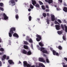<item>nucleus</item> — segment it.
<instances>
[{
	"label": "nucleus",
	"instance_id": "4",
	"mask_svg": "<svg viewBox=\"0 0 67 67\" xmlns=\"http://www.w3.org/2000/svg\"><path fill=\"white\" fill-rule=\"evenodd\" d=\"M9 4H12V6L15 5L16 4V3L15 2V1L14 0H10L9 2Z\"/></svg>",
	"mask_w": 67,
	"mask_h": 67
},
{
	"label": "nucleus",
	"instance_id": "29",
	"mask_svg": "<svg viewBox=\"0 0 67 67\" xmlns=\"http://www.w3.org/2000/svg\"><path fill=\"white\" fill-rule=\"evenodd\" d=\"M30 8L31 9H33V8H34V7H33V5H32L31 4H30Z\"/></svg>",
	"mask_w": 67,
	"mask_h": 67
},
{
	"label": "nucleus",
	"instance_id": "26",
	"mask_svg": "<svg viewBox=\"0 0 67 67\" xmlns=\"http://www.w3.org/2000/svg\"><path fill=\"white\" fill-rule=\"evenodd\" d=\"M28 41H29V42L30 43H33V41L31 38H30V39H29Z\"/></svg>",
	"mask_w": 67,
	"mask_h": 67
},
{
	"label": "nucleus",
	"instance_id": "51",
	"mask_svg": "<svg viewBox=\"0 0 67 67\" xmlns=\"http://www.w3.org/2000/svg\"><path fill=\"white\" fill-rule=\"evenodd\" d=\"M59 1L60 3H62V2H63V1H62V0H58Z\"/></svg>",
	"mask_w": 67,
	"mask_h": 67
},
{
	"label": "nucleus",
	"instance_id": "45",
	"mask_svg": "<svg viewBox=\"0 0 67 67\" xmlns=\"http://www.w3.org/2000/svg\"><path fill=\"white\" fill-rule=\"evenodd\" d=\"M37 47H38L39 48H38V49H39V50H40V46H39V45H37Z\"/></svg>",
	"mask_w": 67,
	"mask_h": 67
},
{
	"label": "nucleus",
	"instance_id": "16",
	"mask_svg": "<svg viewBox=\"0 0 67 67\" xmlns=\"http://www.w3.org/2000/svg\"><path fill=\"white\" fill-rule=\"evenodd\" d=\"M63 32V30H61V31H57V33L59 35H61L62 34V32Z\"/></svg>",
	"mask_w": 67,
	"mask_h": 67
},
{
	"label": "nucleus",
	"instance_id": "39",
	"mask_svg": "<svg viewBox=\"0 0 67 67\" xmlns=\"http://www.w3.org/2000/svg\"><path fill=\"white\" fill-rule=\"evenodd\" d=\"M39 4H40V5H43V3L41 1H39Z\"/></svg>",
	"mask_w": 67,
	"mask_h": 67
},
{
	"label": "nucleus",
	"instance_id": "44",
	"mask_svg": "<svg viewBox=\"0 0 67 67\" xmlns=\"http://www.w3.org/2000/svg\"><path fill=\"white\" fill-rule=\"evenodd\" d=\"M54 23L55 24H59L58 22H57V21H54Z\"/></svg>",
	"mask_w": 67,
	"mask_h": 67
},
{
	"label": "nucleus",
	"instance_id": "20",
	"mask_svg": "<svg viewBox=\"0 0 67 67\" xmlns=\"http://www.w3.org/2000/svg\"><path fill=\"white\" fill-rule=\"evenodd\" d=\"M24 48L25 49H29L28 47L26 45H24Z\"/></svg>",
	"mask_w": 67,
	"mask_h": 67
},
{
	"label": "nucleus",
	"instance_id": "28",
	"mask_svg": "<svg viewBox=\"0 0 67 67\" xmlns=\"http://www.w3.org/2000/svg\"><path fill=\"white\" fill-rule=\"evenodd\" d=\"M58 48L59 49H60V50H62V47L61 46H59L58 47Z\"/></svg>",
	"mask_w": 67,
	"mask_h": 67
},
{
	"label": "nucleus",
	"instance_id": "57",
	"mask_svg": "<svg viewBox=\"0 0 67 67\" xmlns=\"http://www.w3.org/2000/svg\"><path fill=\"white\" fill-rule=\"evenodd\" d=\"M47 16H49V13H47Z\"/></svg>",
	"mask_w": 67,
	"mask_h": 67
},
{
	"label": "nucleus",
	"instance_id": "59",
	"mask_svg": "<svg viewBox=\"0 0 67 67\" xmlns=\"http://www.w3.org/2000/svg\"><path fill=\"white\" fill-rule=\"evenodd\" d=\"M64 6H66V4L65 3H64Z\"/></svg>",
	"mask_w": 67,
	"mask_h": 67
},
{
	"label": "nucleus",
	"instance_id": "15",
	"mask_svg": "<svg viewBox=\"0 0 67 67\" xmlns=\"http://www.w3.org/2000/svg\"><path fill=\"white\" fill-rule=\"evenodd\" d=\"M63 10L64 11V12H67V8L66 7H64L63 9Z\"/></svg>",
	"mask_w": 67,
	"mask_h": 67
},
{
	"label": "nucleus",
	"instance_id": "48",
	"mask_svg": "<svg viewBox=\"0 0 67 67\" xmlns=\"http://www.w3.org/2000/svg\"><path fill=\"white\" fill-rule=\"evenodd\" d=\"M46 8H47L48 9H49V7H48V6L47 5L46 6Z\"/></svg>",
	"mask_w": 67,
	"mask_h": 67
},
{
	"label": "nucleus",
	"instance_id": "6",
	"mask_svg": "<svg viewBox=\"0 0 67 67\" xmlns=\"http://www.w3.org/2000/svg\"><path fill=\"white\" fill-rule=\"evenodd\" d=\"M45 1L47 2H48L49 4H51L53 3V0H45Z\"/></svg>",
	"mask_w": 67,
	"mask_h": 67
},
{
	"label": "nucleus",
	"instance_id": "9",
	"mask_svg": "<svg viewBox=\"0 0 67 67\" xmlns=\"http://www.w3.org/2000/svg\"><path fill=\"white\" fill-rule=\"evenodd\" d=\"M3 16L4 20H7V19H8V17L7 16V15H5V13L3 14Z\"/></svg>",
	"mask_w": 67,
	"mask_h": 67
},
{
	"label": "nucleus",
	"instance_id": "32",
	"mask_svg": "<svg viewBox=\"0 0 67 67\" xmlns=\"http://www.w3.org/2000/svg\"><path fill=\"white\" fill-rule=\"evenodd\" d=\"M24 44H25V45H28V44H29L28 43L27 41H24Z\"/></svg>",
	"mask_w": 67,
	"mask_h": 67
},
{
	"label": "nucleus",
	"instance_id": "12",
	"mask_svg": "<svg viewBox=\"0 0 67 67\" xmlns=\"http://www.w3.org/2000/svg\"><path fill=\"white\" fill-rule=\"evenodd\" d=\"M13 36H14L15 37H17V38H19V35L17 34L16 33H14L13 34Z\"/></svg>",
	"mask_w": 67,
	"mask_h": 67
},
{
	"label": "nucleus",
	"instance_id": "10",
	"mask_svg": "<svg viewBox=\"0 0 67 67\" xmlns=\"http://www.w3.org/2000/svg\"><path fill=\"white\" fill-rule=\"evenodd\" d=\"M7 56L5 55H4L3 56V57L2 58V61L4 60V59L6 58Z\"/></svg>",
	"mask_w": 67,
	"mask_h": 67
},
{
	"label": "nucleus",
	"instance_id": "61",
	"mask_svg": "<svg viewBox=\"0 0 67 67\" xmlns=\"http://www.w3.org/2000/svg\"><path fill=\"white\" fill-rule=\"evenodd\" d=\"M9 43H11V41L10 40H9Z\"/></svg>",
	"mask_w": 67,
	"mask_h": 67
},
{
	"label": "nucleus",
	"instance_id": "22",
	"mask_svg": "<svg viewBox=\"0 0 67 67\" xmlns=\"http://www.w3.org/2000/svg\"><path fill=\"white\" fill-rule=\"evenodd\" d=\"M41 7L42 9L43 10H45L46 8L45 6L44 5H42L41 6Z\"/></svg>",
	"mask_w": 67,
	"mask_h": 67
},
{
	"label": "nucleus",
	"instance_id": "36",
	"mask_svg": "<svg viewBox=\"0 0 67 67\" xmlns=\"http://www.w3.org/2000/svg\"><path fill=\"white\" fill-rule=\"evenodd\" d=\"M0 6L2 7L3 6V4L2 3H0Z\"/></svg>",
	"mask_w": 67,
	"mask_h": 67
},
{
	"label": "nucleus",
	"instance_id": "8",
	"mask_svg": "<svg viewBox=\"0 0 67 67\" xmlns=\"http://www.w3.org/2000/svg\"><path fill=\"white\" fill-rule=\"evenodd\" d=\"M55 27L57 30H60V25H55Z\"/></svg>",
	"mask_w": 67,
	"mask_h": 67
},
{
	"label": "nucleus",
	"instance_id": "60",
	"mask_svg": "<svg viewBox=\"0 0 67 67\" xmlns=\"http://www.w3.org/2000/svg\"><path fill=\"white\" fill-rule=\"evenodd\" d=\"M50 49L51 51H53V48H50Z\"/></svg>",
	"mask_w": 67,
	"mask_h": 67
},
{
	"label": "nucleus",
	"instance_id": "30",
	"mask_svg": "<svg viewBox=\"0 0 67 67\" xmlns=\"http://www.w3.org/2000/svg\"><path fill=\"white\" fill-rule=\"evenodd\" d=\"M65 27V32H67V27L66 26L64 25Z\"/></svg>",
	"mask_w": 67,
	"mask_h": 67
},
{
	"label": "nucleus",
	"instance_id": "2",
	"mask_svg": "<svg viewBox=\"0 0 67 67\" xmlns=\"http://www.w3.org/2000/svg\"><path fill=\"white\" fill-rule=\"evenodd\" d=\"M31 65L27 63V62L26 61L23 62V66L24 67H31Z\"/></svg>",
	"mask_w": 67,
	"mask_h": 67
},
{
	"label": "nucleus",
	"instance_id": "35",
	"mask_svg": "<svg viewBox=\"0 0 67 67\" xmlns=\"http://www.w3.org/2000/svg\"><path fill=\"white\" fill-rule=\"evenodd\" d=\"M30 37L28 36H27L26 38V41H28L29 40Z\"/></svg>",
	"mask_w": 67,
	"mask_h": 67
},
{
	"label": "nucleus",
	"instance_id": "63",
	"mask_svg": "<svg viewBox=\"0 0 67 67\" xmlns=\"http://www.w3.org/2000/svg\"><path fill=\"white\" fill-rule=\"evenodd\" d=\"M31 67H35V66L34 65L31 66Z\"/></svg>",
	"mask_w": 67,
	"mask_h": 67
},
{
	"label": "nucleus",
	"instance_id": "25",
	"mask_svg": "<svg viewBox=\"0 0 67 67\" xmlns=\"http://www.w3.org/2000/svg\"><path fill=\"white\" fill-rule=\"evenodd\" d=\"M42 15L44 18H46V14L45 13H43Z\"/></svg>",
	"mask_w": 67,
	"mask_h": 67
},
{
	"label": "nucleus",
	"instance_id": "38",
	"mask_svg": "<svg viewBox=\"0 0 67 67\" xmlns=\"http://www.w3.org/2000/svg\"><path fill=\"white\" fill-rule=\"evenodd\" d=\"M46 62L47 63H49V60L47 58L46 59Z\"/></svg>",
	"mask_w": 67,
	"mask_h": 67
},
{
	"label": "nucleus",
	"instance_id": "54",
	"mask_svg": "<svg viewBox=\"0 0 67 67\" xmlns=\"http://www.w3.org/2000/svg\"><path fill=\"white\" fill-rule=\"evenodd\" d=\"M6 59L7 60H8V59H9V56H7V57L6 58Z\"/></svg>",
	"mask_w": 67,
	"mask_h": 67
},
{
	"label": "nucleus",
	"instance_id": "62",
	"mask_svg": "<svg viewBox=\"0 0 67 67\" xmlns=\"http://www.w3.org/2000/svg\"><path fill=\"white\" fill-rule=\"evenodd\" d=\"M25 36V34H23V36Z\"/></svg>",
	"mask_w": 67,
	"mask_h": 67
},
{
	"label": "nucleus",
	"instance_id": "41",
	"mask_svg": "<svg viewBox=\"0 0 67 67\" xmlns=\"http://www.w3.org/2000/svg\"><path fill=\"white\" fill-rule=\"evenodd\" d=\"M57 21L58 22H59V23H62V21L61 20H60L59 19H58Z\"/></svg>",
	"mask_w": 67,
	"mask_h": 67
},
{
	"label": "nucleus",
	"instance_id": "52",
	"mask_svg": "<svg viewBox=\"0 0 67 67\" xmlns=\"http://www.w3.org/2000/svg\"><path fill=\"white\" fill-rule=\"evenodd\" d=\"M63 67H67V65H63Z\"/></svg>",
	"mask_w": 67,
	"mask_h": 67
},
{
	"label": "nucleus",
	"instance_id": "64",
	"mask_svg": "<svg viewBox=\"0 0 67 67\" xmlns=\"http://www.w3.org/2000/svg\"><path fill=\"white\" fill-rule=\"evenodd\" d=\"M43 56H44L45 57V56H46V55H45V54H43Z\"/></svg>",
	"mask_w": 67,
	"mask_h": 67
},
{
	"label": "nucleus",
	"instance_id": "46",
	"mask_svg": "<svg viewBox=\"0 0 67 67\" xmlns=\"http://www.w3.org/2000/svg\"><path fill=\"white\" fill-rule=\"evenodd\" d=\"M40 66H42V67H45V66L44 65L42 66V64H39Z\"/></svg>",
	"mask_w": 67,
	"mask_h": 67
},
{
	"label": "nucleus",
	"instance_id": "58",
	"mask_svg": "<svg viewBox=\"0 0 67 67\" xmlns=\"http://www.w3.org/2000/svg\"><path fill=\"white\" fill-rule=\"evenodd\" d=\"M2 39H1V38H0V43H1L2 42Z\"/></svg>",
	"mask_w": 67,
	"mask_h": 67
},
{
	"label": "nucleus",
	"instance_id": "42",
	"mask_svg": "<svg viewBox=\"0 0 67 67\" xmlns=\"http://www.w3.org/2000/svg\"><path fill=\"white\" fill-rule=\"evenodd\" d=\"M0 10L3 11H4V9L3 8L0 7Z\"/></svg>",
	"mask_w": 67,
	"mask_h": 67
},
{
	"label": "nucleus",
	"instance_id": "14",
	"mask_svg": "<svg viewBox=\"0 0 67 67\" xmlns=\"http://www.w3.org/2000/svg\"><path fill=\"white\" fill-rule=\"evenodd\" d=\"M22 52L23 54H27V51L24 49L22 51Z\"/></svg>",
	"mask_w": 67,
	"mask_h": 67
},
{
	"label": "nucleus",
	"instance_id": "55",
	"mask_svg": "<svg viewBox=\"0 0 67 67\" xmlns=\"http://www.w3.org/2000/svg\"><path fill=\"white\" fill-rule=\"evenodd\" d=\"M63 22L64 23H66V20L65 19L63 20Z\"/></svg>",
	"mask_w": 67,
	"mask_h": 67
},
{
	"label": "nucleus",
	"instance_id": "56",
	"mask_svg": "<svg viewBox=\"0 0 67 67\" xmlns=\"http://www.w3.org/2000/svg\"><path fill=\"white\" fill-rule=\"evenodd\" d=\"M64 60H65L66 61H67V58H64Z\"/></svg>",
	"mask_w": 67,
	"mask_h": 67
},
{
	"label": "nucleus",
	"instance_id": "5",
	"mask_svg": "<svg viewBox=\"0 0 67 67\" xmlns=\"http://www.w3.org/2000/svg\"><path fill=\"white\" fill-rule=\"evenodd\" d=\"M8 62L10 65H14V63L13 60H9L8 61Z\"/></svg>",
	"mask_w": 67,
	"mask_h": 67
},
{
	"label": "nucleus",
	"instance_id": "19",
	"mask_svg": "<svg viewBox=\"0 0 67 67\" xmlns=\"http://www.w3.org/2000/svg\"><path fill=\"white\" fill-rule=\"evenodd\" d=\"M40 49L41 51H42V52L43 51L45 50V48L43 47H41Z\"/></svg>",
	"mask_w": 67,
	"mask_h": 67
},
{
	"label": "nucleus",
	"instance_id": "3",
	"mask_svg": "<svg viewBox=\"0 0 67 67\" xmlns=\"http://www.w3.org/2000/svg\"><path fill=\"white\" fill-rule=\"evenodd\" d=\"M36 36L37 37L36 38V40L37 42H40L42 40V36L38 35H36Z\"/></svg>",
	"mask_w": 67,
	"mask_h": 67
},
{
	"label": "nucleus",
	"instance_id": "34",
	"mask_svg": "<svg viewBox=\"0 0 67 67\" xmlns=\"http://www.w3.org/2000/svg\"><path fill=\"white\" fill-rule=\"evenodd\" d=\"M61 27H62L63 30H64V25L62 24H61Z\"/></svg>",
	"mask_w": 67,
	"mask_h": 67
},
{
	"label": "nucleus",
	"instance_id": "31",
	"mask_svg": "<svg viewBox=\"0 0 67 67\" xmlns=\"http://www.w3.org/2000/svg\"><path fill=\"white\" fill-rule=\"evenodd\" d=\"M43 53H45L46 54H47V51L45 50H44V51H43L42 52Z\"/></svg>",
	"mask_w": 67,
	"mask_h": 67
},
{
	"label": "nucleus",
	"instance_id": "49",
	"mask_svg": "<svg viewBox=\"0 0 67 67\" xmlns=\"http://www.w3.org/2000/svg\"><path fill=\"white\" fill-rule=\"evenodd\" d=\"M0 66H2V62L0 61Z\"/></svg>",
	"mask_w": 67,
	"mask_h": 67
},
{
	"label": "nucleus",
	"instance_id": "11",
	"mask_svg": "<svg viewBox=\"0 0 67 67\" xmlns=\"http://www.w3.org/2000/svg\"><path fill=\"white\" fill-rule=\"evenodd\" d=\"M39 60L40 62H45V60H44V59L42 58H39Z\"/></svg>",
	"mask_w": 67,
	"mask_h": 67
},
{
	"label": "nucleus",
	"instance_id": "47",
	"mask_svg": "<svg viewBox=\"0 0 67 67\" xmlns=\"http://www.w3.org/2000/svg\"><path fill=\"white\" fill-rule=\"evenodd\" d=\"M55 55H56V56H59V54L57 52H56Z\"/></svg>",
	"mask_w": 67,
	"mask_h": 67
},
{
	"label": "nucleus",
	"instance_id": "40",
	"mask_svg": "<svg viewBox=\"0 0 67 67\" xmlns=\"http://www.w3.org/2000/svg\"><path fill=\"white\" fill-rule=\"evenodd\" d=\"M15 12L16 14L18 13L19 12L18 11V9H15Z\"/></svg>",
	"mask_w": 67,
	"mask_h": 67
},
{
	"label": "nucleus",
	"instance_id": "23",
	"mask_svg": "<svg viewBox=\"0 0 67 67\" xmlns=\"http://www.w3.org/2000/svg\"><path fill=\"white\" fill-rule=\"evenodd\" d=\"M35 7H36V8H40V5L38 4H36L35 5Z\"/></svg>",
	"mask_w": 67,
	"mask_h": 67
},
{
	"label": "nucleus",
	"instance_id": "43",
	"mask_svg": "<svg viewBox=\"0 0 67 67\" xmlns=\"http://www.w3.org/2000/svg\"><path fill=\"white\" fill-rule=\"evenodd\" d=\"M63 40H64V41H66V37H65V36H63Z\"/></svg>",
	"mask_w": 67,
	"mask_h": 67
},
{
	"label": "nucleus",
	"instance_id": "24",
	"mask_svg": "<svg viewBox=\"0 0 67 67\" xmlns=\"http://www.w3.org/2000/svg\"><path fill=\"white\" fill-rule=\"evenodd\" d=\"M52 52L53 55H56V51H55V50H53Z\"/></svg>",
	"mask_w": 67,
	"mask_h": 67
},
{
	"label": "nucleus",
	"instance_id": "18",
	"mask_svg": "<svg viewBox=\"0 0 67 67\" xmlns=\"http://www.w3.org/2000/svg\"><path fill=\"white\" fill-rule=\"evenodd\" d=\"M39 44L40 46H44V43H42V42H39Z\"/></svg>",
	"mask_w": 67,
	"mask_h": 67
},
{
	"label": "nucleus",
	"instance_id": "17",
	"mask_svg": "<svg viewBox=\"0 0 67 67\" xmlns=\"http://www.w3.org/2000/svg\"><path fill=\"white\" fill-rule=\"evenodd\" d=\"M26 54L27 55H30L32 54V53L30 51H28L27 53V52Z\"/></svg>",
	"mask_w": 67,
	"mask_h": 67
},
{
	"label": "nucleus",
	"instance_id": "50",
	"mask_svg": "<svg viewBox=\"0 0 67 67\" xmlns=\"http://www.w3.org/2000/svg\"><path fill=\"white\" fill-rule=\"evenodd\" d=\"M46 12H49V9H47L46 10Z\"/></svg>",
	"mask_w": 67,
	"mask_h": 67
},
{
	"label": "nucleus",
	"instance_id": "53",
	"mask_svg": "<svg viewBox=\"0 0 67 67\" xmlns=\"http://www.w3.org/2000/svg\"><path fill=\"white\" fill-rule=\"evenodd\" d=\"M28 11L29 12L31 11V8H29L28 9Z\"/></svg>",
	"mask_w": 67,
	"mask_h": 67
},
{
	"label": "nucleus",
	"instance_id": "27",
	"mask_svg": "<svg viewBox=\"0 0 67 67\" xmlns=\"http://www.w3.org/2000/svg\"><path fill=\"white\" fill-rule=\"evenodd\" d=\"M46 21H47V24H49V19L47 18V19Z\"/></svg>",
	"mask_w": 67,
	"mask_h": 67
},
{
	"label": "nucleus",
	"instance_id": "37",
	"mask_svg": "<svg viewBox=\"0 0 67 67\" xmlns=\"http://www.w3.org/2000/svg\"><path fill=\"white\" fill-rule=\"evenodd\" d=\"M0 51H2V52H3L4 50V49L2 48H1L0 49Z\"/></svg>",
	"mask_w": 67,
	"mask_h": 67
},
{
	"label": "nucleus",
	"instance_id": "13",
	"mask_svg": "<svg viewBox=\"0 0 67 67\" xmlns=\"http://www.w3.org/2000/svg\"><path fill=\"white\" fill-rule=\"evenodd\" d=\"M31 1H32V4L34 6L35 5V4H36V2L35 1L32 0H31Z\"/></svg>",
	"mask_w": 67,
	"mask_h": 67
},
{
	"label": "nucleus",
	"instance_id": "7",
	"mask_svg": "<svg viewBox=\"0 0 67 67\" xmlns=\"http://www.w3.org/2000/svg\"><path fill=\"white\" fill-rule=\"evenodd\" d=\"M51 21L54 22L55 21V16L53 14L51 15Z\"/></svg>",
	"mask_w": 67,
	"mask_h": 67
},
{
	"label": "nucleus",
	"instance_id": "21",
	"mask_svg": "<svg viewBox=\"0 0 67 67\" xmlns=\"http://www.w3.org/2000/svg\"><path fill=\"white\" fill-rule=\"evenodd\" d=\"M19 15H18V14H16L15 18L17 20H18V19H19Z\"/></svg>",
	"mask_w": 67,
	"mask_h": 67
},
{
	"label": "nucleus",
	"instance_id": "33",
	"mask_svg": "<svg viewBox=\"0 0 67 67\" xmlns=\"http://www.w3.org/2000/svg\"><path fill=\"white\" fill-rule=\"evenodd\" d=\"M29 21H31V20H32V17L31 16H30L29 17Z\"/></svg>",
	"mask_w": 67,
	"mask_h": 67
},
{
	"label": "nucleus",
	"instance_id": "1",
	"mask_svg": "<svg viewBox=\"0 0 67 67\" xmlns=\"http://www.w3.org/2000/svg\"><path fill=\"white\" fill-rule=\"evenodd\" d=\"M15 28L12 27L10 28V32L9 33V37H12V34L14 33L13 31H15Z\"/></svg>",
	"mask_w": 67,
	"mask_h": 67
}]
</instances>
